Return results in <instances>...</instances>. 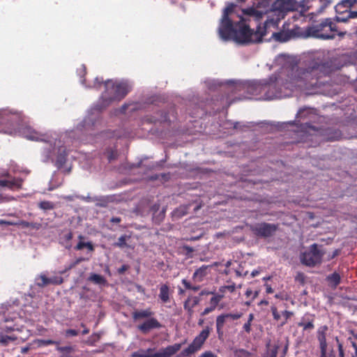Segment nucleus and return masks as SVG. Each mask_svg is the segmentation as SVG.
<instances>
[{"instance_id": "1", "label": "nucleus", "mask_w": 357, "mask_h": 357, "mask_svg": "<svg viewBox=\"0 0 357 357\" xmlns=\"http://www.w3.org/2000/svg\"><path fill=\"white\" fill-rule=\"evenodd\" d=\"M280 22V18L272 17L268 18L264 22L263 26L258 25L257 27V31L261 34V39L264 36L271 33V38H273L275 40L280 42H286L298 33V30L300 28L297 26H296L295 28L292 29L275 31L278 29Z\"/></svg>"}, {"instance_id": "2", "label": "nucleus", "mask_w": 357, "mask_h": 357, "mask_svg": "<svg viewBox=\"0 0 357 357\" xmlns=\"http://www.w3.org/2000/svg\"><path fill=\"white\" fill-rule=\"evenodd\" d=\"M328 331V327L326 325H324L321 326L317 331V338L320 349L319 357H344L343 345L337 337H335L337 342V351L334 349L333 342H327L326 334Z\"/></svg>"}, {"instance_id": "3", "label": "nucleus", "mask_w": 357, "mask_h": 357, "mask_svg": "<svg viewBox=\"0 0 357 357\" xmlns=\"http://www.w3.org/2000/svg\"><path fill=\"white\" fill-rule=\"evenodd\" d=\"M233 40L238 43H256L261 42V34L257 30L251 29L245 22L243 17H240L237 22V28Z\"/></svg>"}, {"instance_id": "4", "label": "nucleus", "mask_w": 357, "mask_h": 357, "mask_svg": "<svg viewBox=\"0 0 357 357\" xmlns=\"http://www.w3.org/2000/svg\"><path fill=\"white\" fill-rule=\"evenodd\" d=\"M336 24L331 18H326L321 22L313 25L309 28L308 33L310 35L322 39H331L335 36L334 33L337 32Z\"/></svg>"}, {"instance_id": "5", "label": "nucleus", "mask_w": 357, "mask_h": 357, "mask_svg": "<svg viewBox=\"0 0 357 357\" xmlns=\"http://www.w3.org/2000/svg\"><path fill=\"white\" fill-rule=\"evenodd\" d=\"M324 68L322 65H317L307 69L303 70L300 73L301 79L303 81L306 88L319 87L324 84L321 78L325 76V73L322 71Z\"/></svg>"}, {"instance_id": "6", "label": "nucleus", "mask_w": 357, "mask_h": 357, "mask_svg": "<svg viewBox=\"0 0 357 357\" xmlns=\"http://www.w3.org/2000/svg\"><path fill=\"white\" fill-rule=\"evenodd\" d=\"M356 0H342L335 6L337 13L335 20L346 22L351 18L357 17V10H353L356 6Z\"/></svg>"}, {"instance_id": "7", "label": "nucleus", "mask_w": 357, "mask_h": 357, "mask_svg": "<svg viewBox=\"0 0 357 357\" xmlns=\"http://www.w3.org/2000/svg\"><path fill=\"white\" fill-rule=\"evenodd\" d=\"M183 344H185V342L175 343L165 348H162L157 352H154L153 349H148L146 351L140 350L134 352L132 357H172L181 349Z\"/></svg>"}, {"instance_id": "8", "label": "nucleus", "mask_w": 357, "mask_h": 357, "mask_svg": "<svg viewBox=\"0 0 357 357\" xmlns=\"http://www.w3.org/2000/svg\"><path fill=\"white\" fill-rule=\"evenodd\" d=\"M211 331V329L208 326L203 329L199 334L194 338L192 343L180 353L179 356L187 357L199 350L208 337Z\"/></svg>"}, {"instance_id": "9", "label": "nucleus", "mask_w": 357, "mask_h": 357, "mask_svg": "<svg viewBox=\"0 0 357 357\" xmlns=\"http://www.w3.org/2000/svg\"><path fill=\"white\" fill-rule=\"evenodd\" d=\"M324 252L319 249L317 244L314 243L307 251L304 252L301 256V261L303 264L313 267L321 264Z\"/></svg>"}, {"instance_id": "10", "label": "nucleus", "mask_w": 357, "mask_h": 357, "mask_svg": "<svg viewBox=\"0 0 357 357\" xmlns=\"http://www.w3.org/2000/svg\"><path fill=\"white\" fill-rule=\"evenodd\" d=\"M278 228L277 225L267 222L257 223L250 226L252 233L259 238H268L273 236Z\"/></svg>"}, {"instance_id": "11", "label": "nucleus", "mask_w": 357, "mask_h": 357, "mask_svg": "<svg viewBox=\"0 0 357 357\" xmlns=\"http://www.w3.org/2000/svg\"><path fill=\"white\" fill-rule=\"evenodd\" d=\"M273 81H271V82H264V79L259 81H253L245 84L243 86V89H245L247 93L251 96H261L263 98L264 91L269 90L271 87H275L274 84H273Z\"/></svg>"}, {"instance_id": "12", "label": "nucleus", "mask_w": 357, "mask_h": 357, "mask_svg": "<svg viewBox=\"0 0 357 357\" xmlns=\"http://www.w3.org/2000/svg\"><path fill=\"white\" fill-rule=\"evenodd\" d=\"M237 28V22H234L229 17H222L219 27L220 36L223 40L233 39Z\"/></svg>"}, {"instance_id": "13", "label": "nucleus", "mask_w": 357, "mask_h": 357, "mask_svg": "<svg viewBox=\"0 0 357 357\" xmlns=\"http://www.w3.org/2000/svg\"><path fill=\"white\" fill-rule=\"evenodd\" d=\"M104 86L105 91L100 98L102 107H106L112 102L116 101V98H112V96L116 93L115 82L112 80H107L104 82Z\"/></svg>"}, {"instance_id": "14", "label": "nucleus", "mask_w": 357, "mask_h": 357, "mask_svg": "<svg viewBox=\"0 0 357 357\" xmlns=\"http://www.w3.org/2000/svg\"><path fill=\"white\" fill-rule=\"evenodd\" d=\"M243 315L241 312L221 314L218 316L215 321L216 329L218 336L223 335L222 328L227 319L237 320Z\"/></svg>"}, {"instance_id": "15", "label": "nucleus", "mask_w": 357, "mask_h": 357, "mask_svg": "<svg viewBox=\"0 0 357 357\" xmlns=\"http://www.w3.org/2000/svg\"><path fill=\"white\" fill-rule=\"evenodd\" d=\"M271 81H273V84H274L275 87H271L268 89V91L267 89L264 91V100H272L280 96V91L278 84V76L276 75H272L268 79H264V82L268 83L271 82Z\"/></svg>"}, {"instance_id": "16", "label": "nucleus", "mask_w": 357, "mask_h": 357, "mask_svg": "<svg viewBox=\"0 0 357 357\" xmlns=\"http://www.w3.org/2000/svg\"><path fill=\"white\" fill-rule=\"evenodd\" d=\"M162 324L154 317H151L137 326V328L144 334H147L153 329L162 328Z\"/></svg>"}, {"instance_id": "17", "label": "nucleus", "mask_w": 357, "mask_h": 357, "mask_svg": "<svg viewBox=\"0 0 357 357\" xmlns=\"http://www.w3.org/2000/svg\"><path fill=\"white\" fill-rule=\"evenodd\" d=\"M116 93L112 96V98H116V101H120L124 98L130 91V87L128 83L121 82H115Z\"/></svg>"}, {"instance_id": "18", "label": "nucleus", "mask_w": 357, "mask_h": 357, "mask_svg": "<svg viewBox=\"0 0 357 357\" xmlns=\"http://www.w3.org/2000/svg\"><path fill=\"white\" fill-rule=\"evenodd\" d=\"M211 266L203 265L197 268L192 275V280L194 282L199 283L204 281L206 275L210 273Z\"/></svg>"}, {"instance_id": "19", "label": "nucleus", "mask_w": 357, "mask_h": 357, "mask_svg": "<svg viewBox=\"0 0 357 357\" xmlns=\"http://www.w3.org/2000/svg\"><path fill=\"white\" fill-rule=\"evenodd\" d=\"M23 180L20 178H13L10 180L0 179V187H7L9 189L21 188Z\"/></svg>"}, {"instance_id": "20", "label": "nucleus", "mask_w": 357, "mask_h": 357, "mask_svg": "<svg viewBox=\"0 0 357 357\" xmlns=\"http://www.w3.org/2000/svg\"><path fill=\"white\" fill-rule=\"evenodd\" d=\"M190 204L181 205L172 212L173 220H178L188 214Z\"/></svg>"}, {"instance_id": "21", "label": "nucleus", "mask_w": 357, "mask_h": 357, "mask_svg": "<svg viewBox=\"0 0 357 357\" xmlns=\"http://www.w3.org/2000/svg\"><path fill=\"white\" fill-rule=\"evenodd\" d=\"M264 10H259L254 8H249L243 10L244 14L248 16L253 17L256 20H259L262 18V16L264 13L267 12L269 10H272L273 8L268 7L264 8Z\"/></svg>"}, {"instance_id": "22", "label": "nucleus", "mask_w": 357, "mask_h": 357, "mask_svg": "<svg viewBox=\"0 0 357 357\" xmlns=\"http://www.w3.org/2000/svg\"><path fill=\"white\" fill-rule=\"evenodd\" d=\"M14 115L10 114L5 111L0 112V126L4 125L14 127Z\"/></svg>"}, {"instance_id": "23", "label": "nucleus", "mask_w": 357, "mask_h": 357, "mask_svg": "<svg viewBox=\"0 0 357 357\" xmlns=\"http://www.w3.org/2000/svg\"><path fill=\"white\" fill-rule=\"evenodd\" d=\"M153 312L148 308L142 310H137L132 312V317L134 320H139L144 318H151Z\"/></svg>"}, {"instance_id": "24", "label": "nucleus", "mask_w": 357, "mask_h": 357, "mask_svg": "<svg viewBox=\"0 0 357 357\" xmlns=\"http://www.w3.org/2000/svg\"><path fill=\"white\" fill-rule=\"evenodd\" d=\"M170 290L169 287L166 284H162L160 287L159 298L162 303H166L170 301Z\"/></svg>"}, {"instance_id": "25", "label": "nucleus", "mask_w": 357, "mask_h": 357, "mask_svg": "<svg viewBox=\"0 0 357 357\" xmlns=\"http://www.w3.org/2000/svg\"><path fill=\"white\" fill-rule=\"evenodd\" d=\"M314 321L313 318L309 319L303 317H302L301 321L298 323V326L303 327V331H310L314 328Z\"/></svg>"}, {"instance_id": "26", "label": "nucleus", "mask_w": 357, "mask_h": 357, "mask_svg": "<svg viewBox=\"0 0 357 357\" xmlns=\"http://www.w3.org/2000/svg\"><path fill=\"white\" fill-rule=\"evenodd\" d=\"M78 238L80 240V241L77 244V245L75 247V249L77 250H81L83 248H87L90 252H93L94 250V246L92 244L91 242H82L81 240L84 239V237L82 235H79L78 236Z\"/></svg>"}, {"instance_id": "27", "label": "nucleus", "mask_w": 357, "mask_h": 357, "mask_svg": "<svg viewBox=\"0 0 357 357\" xmlns=\"http://www.w3.org/2000/svg\"><path fill=\"white\" fill-rule=\"evenodd\" d=\"M24 135L26 139H30V140H33V141L42 140L41 136L36 131L31 129L30 128H26L24 131Z\"/></svg>"}, {"instance_id": "28", "label": "nucleus", "mask_w": 357, "mask_h": 357, "mask_svg": "<svg viewBox=\"0 0 357 357\" xmlns=\"http://www.w3.org/2000/svg\"><path fill=\"white\" fill-rule=\"evenodd\" d=\"M326 280L331 286L335 288L340 283L341 277L338 273L334 272L332 274L328 275Z\"/></svg>"}, {"instance_id": "29", "label": "nucleus", "mask_w": 357, "mask_h": 357, "mask_svg": "<svg viewBox=\"0 0 357 357\" xmlns=\"http://www.w3.org/2000/svg\"><path fill=\"white\" fill-rule=\"evenodd\" d=\"M89 280L96 284L105 285L107 284V280L101 275L97 273H92Z\"/></svg>"}, {"instance_id": "30", "label": "nucleus", "mask_w": 357, "mask_h": 357, "mask_svg": "<svg viewBox=\"0 0 357 357\" xmlns=\"http://www.w3.org/2000/svg\"><path fill=\"white\" fill-rule=\"evenodd\" d=\"M73 237V234L71 231H63L61 237V243L68 247Z\"/></svg>"}, {"instance_id": "31", "label": "nucleus", "mask_w": 357, "mask_h": 357, "mask_svg": "<svg viewBox=\"0 0 357 357\" xmlns=\"http://www.w3.org/2000/svg\"><path fill=\"white\" fill-rule=\"evenodd\" d=\"M67 160V153L65 151L59 153L56 157V165L58 168H61L66 163Z\"/></svg>"}, {"instance_id": "32", "label": "nucleus", "mask_w": 357, "mask_h": 357, "mask_svg": "<svg viewBox=\"0 0 357 357\" xmlns=\"http://www.w3.org/2000/svg\"><path fill=\"white\" fill-rule=\"evenodd\" d=\"M129 238H130L129 236L122 235L118 238V241L113 244V245L114 247H117V248H124L126 247H128L126 241Z\"/></svg>"}, {"instance_id": "33", "label": "nucleus", "mask_w": 357, "mask_h": 357, "mask_svg": "<svg viewBox=\"0 0 357 357\" xmlns=\"http://www.w3.org/2000/svg\"><path fill=\"white\" fill-rule=\"evenodd\" d=\"M36 284L39 287H44L48 285V278L45 274H40L36 278Z\"/></svg>"}, {"instance_id": "34", "label": "nucleus", "mask_w": 357, "mask_h": 357, "mask_svg": "<svg viewBox=\"0 0 357 357\" xmlns=\"http://www.w3.org/2000/svg\"><path fill=\"white\" fill-rule=\"evenodd\" d=\"M213 296L210 299V305L213 307L215 310L218 305L220 301L223 298L224 296L222 294H213Z\"/></svg>"}, {"instance_id": "35", "label": "nucleus", "mask_w": 357, "mask_h": 357, "mask_svg": "<svg viewBox=\"0 0 357 357\" xmlns=\"http://www.w3.org/2000/svg\"><path fill=\"white\" fill-rule=\"evenodd\" d=\"M200 302L199 296H189L184 302L183 304H187L190 307H195Z\"/></svg>"}, {"instance_id": "36", "label": "nucleus", "mask_w": 357, "mask_h": 357, "mask_svg": "<svg viewBox=\"0 0 357 357\" xmlns=\"http://www.w3.org/2000/svg\"><path fill=\"white\" fill-rule=\"evenodd\" d=\"M255 1H256V2L255 3L257 4V7L264 8L270 7V6H271V7L273 8V3L275 2L274 0H255Z\"/></svg>"}, {"instance_id": "37", "label": "nucleus", "mask_w": 357, "mask_h": 357, "mask_svg": "<svg viewBox=\"0 0 357 357\" xmlns=\"http://www.w3.org/2000/svg\"><path fill=\"white\" fill-rule=\"evenodd\" d=\"M36 342L37 343L38 347L48 346L52 344H56L58 347L59 344V342L54 341L52 340H36Z\"/></svg>"}, {"instance_id": "38", "label": "nucleus", "mask_w": 357, "mask_h": 357, "mask_svg": "<svg viewBox=\"0 0 357 357\" xmlns=\"http://www.w3.org/2000/svg\"><path fill=\"white\" fill-rule=\"evenodd\" d=\"M182 284L185 287L186 289H190L193 291H197L200 289L201 286L200 285H192L188 280L186 279L182 280Z\"/></svg>"}, {"instance_id": "39", "label": "nucleus", "mask_w": 357, "mask_h": 357, "mask_svg": "<svg viewBox=\"0 0 357 357\" xmlns=\"http://www.w3.org/2000/svg\"><path fill=\"white\" fill-rule=\"evenodd\" d=\"M38 206L44 211H47L53 209L54 208V204L50 201H42L38 204Z\"/></svg>"}, {"instance_id": "40", "label": "nucleus", "mask_w": 357, "mask_h": 357, "mask_svg": "<svg viewBox=\"0 0 357 357\" xmlns=\"http://www.w3.org/2000/svg\"><path fill=\"white\" fill-rule=\"evenodd\" d=\"M63 280L61 276H53L52 278H48V285L49 284H54L59 285L62 284Z\"/></svg>"}, {"instance_id": "41", "label": "nucleus", "mask_w": 357, "mask_h": 357, "mask_svg": "<svg viewBox=\"0 0 357 357\" xmlns=\"http://www.w3.org/2000/svg\"><path fill=\"white\" fill-rule=\"evenodd\" d=\"M15 337L3 335H0V343L3 345H7L9 342L15 341Z\"/></svg>"}, {"instance_id": "42", "label": "nucleus", "mask_w": 357, "mask_h": 357, "mask_svg": "<svg viewBox=\"0 0 357 357\" xmlns=\"http://www.w3.org/2000/svg\"><path fill=\"white\" fill-rule=\"evenodd\" d=\"M282 314L284 318V320L281 323V326H284L287 323L288 319L294 315V312L289 310H284L282 312Z\"/></svg>"}, {"instance_id": "43", "label": "nucleus", "mask_w": 357, "mask_h": 357, "mask_svg": "<svg viewBox=\"0 0 357 357\" xmlns=\"http://www.w3.org/2000/svg\"><path fill=\"white\" fill-rule=\"evenodd\" d=\"M320 3V7L319 9V13H321L333 1V0H319Z\"/></svg>"}, {"instance_id": "44", "label": "nucleus", "mask_w": 357, "mask_h": 357, "mask_svg": "<svg viewBox=\"0 0 357 357\" xmlns=\"http://www.w3.org/2000/svg\"><path fill=\"white\" fill-rule=\"evenodd\" d=\"M271 311L272 312V315H273V319L275 321H278L280 319L281 316H280V313L278 312L276 306L275 305H272L271 307Z\"/></svg>"}, {"instance_id": "45", "label": "nucleus", "mask_w": 357, "mask_h": 357, "mask_svg": "<svg viewBox=\"0 0 357 357\" xmlns=\"http://www.w3.org/2000/svg\"><path fill=\"white\" fill-rule=\"evenodd\" d=\"M271 311L272 312V315H273V319L275 321H278L280 319L281 316H280V313L278 312L276 306L275 305H272L271 307Z\"/></svg>"}, {"instance_id": "46", "label": "nucleus", "mask_w": 357, "mask_h": 357, "mask_svg": "<svg viewBox=\"0 0 357 357\" xmlns=\"http://www.w3.org/2000/svg\"><path fill=\"white\" fill-rule=\"evenodd\" d=\"M236 286L235 284L224 286L220 288V291L222 293H225V289H227L229 292H234L235 291Z\"/></svg>"}, {"instance_id": "47", "label": "nucleus", "mask_w": 357, "mask_h": 357, "mask_svg": "<svg viewBox=\"0 0 357 357\" xmlns=\"http://www.w3.org/2000/svg\"><path fill=\"white\" fill-rule=\"evenodd\" d=\"M79 334V331L75 329H67L65 331V335L66 337H73L77 336Z\"/></svg>"}, {"instance_id": "48", "label": "nucleus", "mask_w": 357, "mask_h": 357, "mask_svg": "<svg viewBox=\"0 0 357 357\" xmlns=\"http://www.w3.org/2000/svg\"><path fill=\"white\" fill-rule=\"evenodd\" d=\"M234 10V5L231 4L230 6H227L224 10V13L222 17H229V15L233 13Z\"/></svg>"}, {"instance_id": "49", "label": "nucleus", "mask_w": 357, "mask_h": 357, "mask_svg": "<svg viewBox=\"0 0 357 357\" xmlns=\"http://www.w3.org/2000/svg\"><path fill=\"white\" fill-rule=\"evenodd\" d=\"M17 225L21 226L22 228L33 227V223L24 220L20 221Z\"/></svg>"}, {"instance_id": "50", "label": "nucleus", "mask_w": 357, "mask_h": 357, "mask_svg": "<svg viewBox=\"0 0 357 357\" xmlns=\"http://www.w3.org/2000/svg\"><path fill=\"white\" fill-rule=\"evenodd\" d=\"M117 157L116 151L111 150L108 153V160L111 162L113 160H115Z\"/></svg>"}, {"instance_id": "51", "label": "nucleus", "mask_w": 357, "mask_h": 357, "mask_svg": "<svg viewBox=\"0 0 357 357\" xmlns=\"http://www.w3.org/2000/svg\"><path fill=\"white\" fill-rule=\"evenodd\" d=\"M296 281L300 282L301 283H304L305 281V275L303 273L298 272L295 278Z\"/></svg>"}, {"instance_id": "52", "label": "nucleus", "mask_w": 357, "mask_h": 357, "mask_svg": "<svg viewBox=\"0 0 357 357\" xmlns=\"http://www.w3.org/2000/svg\"><path fill=\"white\" fill-rule=\"evenodd\" d=\"M84 260V258L82 257H79L77 258L75 261H73L70 266H69V268L68 269H71L74 267H75L77 264H79V263H81L82 261H83Z\"/></svg>"}, {"instance_id": "53", "label": "nucleus", "mask_w": 357, "mask_h": 357, "mask_svg": "<svg viewBox=\"0 0 357 357\" xmlns=\"http://www.w3.org/2000/svg\"><path fill=\"white\" fill-rule=\"evenodd\" d=\"M183 308L187 312L189 317H192L194 313L193 307H189L187 304H183Z\"/></svg>"}, {"instance_id": "54", "label": "nucleus", "mask_w": 357, "mask_h": 357, "mask_svg": "<svg viewBox=\"0 0 357 357\" xmlns=\"http://www.w3.org/2000/svg\"><path fill=\"white\" fill-rule=\"evenodd\" d=\"M214 310L215 309L210 305L209 307H207L204 310V311L201 313V315L204 317Z\"/></svg>"}, {"instance_id": "55", "label": "nucleus", "mask_w": 357, "mask_h": 357, "mask_svg": "<svg viewBox=\"0 0 357 357\" xmlns=\"http://www.w3.org/2000/svg\"><path fill=\"white\" fill-rule=\"evenodd\" d=\"M103 82V79L102 78L101 79H99L98 77H96L95 79V82H94V84H93V87L95 88H97V89H100V85Z\"/></svg>"}, {"instance_id": "56", "label": "nucleus", "mask_w": 357, "mask_h": 357, "mask_svg": "<svg viewBox=\"0 0 357 357\" xmlns=\"http://www.w3.org/2000/svg\"><path fill=\"white\" fill-rule=\"evenodd\" d=\"M199 357H218L216 355H215L211 351H206L203 354H202Z\"/></svg>"}, {"instance_id": "57", "label": "nucleus", "mask_w": 357, "mask_h": 357, "mask_svg": "<svg viewBox=\"0 0 357 357\" xmlns=\"http://www.w3.org/2000/svg\"><path fill=\"white\" fill-rule=\"evenodd\" d=\"M243 329L244 331L248 333H250V331H251V323L250 322H248L247 321L244 325H243Z\"/></svg>"}, {"instance_id": "58", "label": "nucleus", "mask_w": 357, "mask_h": 357, "mask_svg": "<svg viewBox=\"0 0 357 357\" xmlns=\"http://www.w3.org/2000/svg\"><path fill=\"white\" fill-rule=\"evenodd\" d=\"M129 268V266L128 265H123L121 266V267H120L119 269H118V273L119 274H123Z\"/></svg>"}, {"instance_id": "59", "label": "nucleus", "mask_w": 357, "mask_h": 357, "mask_svg": "<svg viewBox=\"0 0 357 357\" xmlns=\"http://www.w3.org/2000/svg\"><path fill=\"white\" fill-rule=\"evenodd\" d=\"M264 287L266 288V294H272L273 293V289L271 287V286L268 284H265Z\"/></svg>"}, {"instance_id": "60", "label": "nucleus", "mask_w": 357, "mask_h": 357, "mask_svg": "<svg viewBox=\"0 0 357 357\" xmlns=\"http://www.w3.org/2000/svg\"><path fill=\"white\" fill-rule=\"evenodd\" d=\"M245 295L247 298L250 299L252 296V290L250 288L247 289V290L245 291Z\"/></svg>"}, {"instance_id": "61", "label": "nucleus", "mask_w": 357, "mask_h": 357, "mask_svg": "<svg viewBox=\"0 0 357 357\" xmlns=\"http://www.w3.org/2000/svg\"><path fill=\"white\" fill-rule=\"evenodd\" d=\"M268 304H269V302L267 300L263 299L260 302H259L257 305L259 307H262L264 305L267 306Z\"/></svg>"}, {"instance_id": "62", "label": "nucleus", "mask_w": 357, "mask_h": 357, "mask_svg": "<svg viewBox=\"0 0 357 357\" xmlns=\"http://www.w3.org/2000/svg\"><path fill=\"white\" fill-rule=\"evenodd\" d=\"M183 248L188 253H190V252H194V249L192 247L189 246V245H183Z\"/></svg>"}, {"instance_id": "63", "label": "nucleus", "mask_w": 357, "mask_h": 357, "mask_svg": "<svg viewBox=\"0 0 357 357\" xmlns=\"http://www.w3.org/2000/svg\"><path fill=\"white\" fill-rule=\"evenodd\" d=\"M121 221V218L119 217H112L110 219V222L113 223H119Z\"/></svg>"}, {"instance_id": "64", "label": "nucleus", "mask_w": 357, "mask_h": 357, "mask_svg": "<svg viewBox=\"0 0 357 357\" xmlns=\"http://www.w3.org/2000/svg\"><path fill=\"white\" fill-rule=\"evenodd\" d=\"M340 252V250H338V249L335 250L333 251V255H332V256H331V259L335 258V257H337V255H339Z\"/></svg>"}]
</instances>
